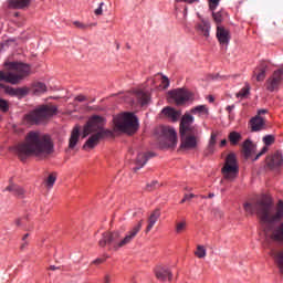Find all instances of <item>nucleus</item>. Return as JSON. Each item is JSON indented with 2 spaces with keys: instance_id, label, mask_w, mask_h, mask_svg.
<instances>
[{
  "instance_id": "nucleus-1",
  "label": "nucleus",
  "mask_w": 283,
  "mask_h": 283,
  "mask_svg": "<svg viewBox=\"0 0 283 283\" xmlns=\"http://www.w3.org/2000/svg\"><path fill=\"white\" fill-rule=\"evenodd\" d=\"M243 209L250 216L256 213L264 227V234L266 240L280 242L283 244V222L279 226H273V222H280L283 218V201H279L276 212L273 208V201L269 197H262L253 202H245Z\"/></svg>"
},
{
  "instance_id": "nucleus-2",
  "label": "nucleus",
  "mask_w": 283,
  "mask_h": 283,
  "mask_svg": "<svg viewBox=\"0 0 283 283\" xmlns=\"http://www.w3.org/2000/svg\"><path fill=\"white\" fill-rule=\"evenodd\" d=\"M15 154L20 160H25L30 156H50L54 154V142L50 135L33 130L28 133L25 143L15 147Z\"/></svg>"
},
{
  "instance_id": "nucleus-3",
  "label": "nucleus",
  "mask_w": 283,
  "mask_h": 283,
  "mask_svg": "<svg viewBox=\"0 0 283 283\" xmlns=\"http://www.w3.org/2000/svg\"><path fill=\"white\" fill-rule=\"evenodd\" d=\"M91 137L85 142L83 149H94L101 140L104 138H112L114 133L109 129H105V118L95 115L92 116L83 128V138Z\"/></svg>"
},
{
  "instance_id": "nucleus-4",
  "label": "nucleus",
  "mask_w": 283,
  "mask_h": 283,
  "mask_svg": "<svg viewBox=\"0 0 283 283\" xmlns=\"http://www.w3.org/2000/svg\"><path fill=\"white\" fill-rule=\"evenodd\" d=\"M140 229H143V220H140L137 224H135L120 240V232H104L102 234V239L98 241V245L104 248L107 244H113L114 249H123V247H127V244H132L134 238L140 233Z\"/></svg>"
},
{
  "instance_id": "nucleus-5",
  "label": "nucleus",
  "mask_w": 283,
  "mask_h": 283,
  "mask_svg": "<svg viewBox=\"0 0 283 283\" xmlns=\"http://www.w3.org/2000/svg\"><path fill=\"white\" fill-rule=\"evenodd\" d=\"M56 112H59V108L55 105H41L28 113L24 116V120L28 125H45V123H48Z\"/></svg>"
},
{
  "instance_id": "nucleus-6",
  "label": "nucleus",
  "mask_w": 283,
  "mask_h": 283,
  "mask_svg": "<svg viewBox=\"0 0 283 283\" xmlns=\"http://www.w3.org/2000/svg\"><path fill=\"white\" fill-rule=\"evenodd\" d=\"M114 130L124 134H136L138 132V117L134 113H123L113 118Z\"/></svg>"
},
{
  "instance_id": "nucleus-7",
  "label": "nucleus",
  "mask_w": 283,
  "mask_h": 283,
  "mask_svg": "<svg viewBox=\"0 0 283 283\" xmlns=\"http://www.w3.org/2000/svg\"><path fill=\"white\" fill-rule=\"evenodd\" d=\"M226 180H234L240 172V167L238 166V159L235 154L231 153L227 156L224 166L221 169Z\"/></svg>"
},
{
  "instance_id": "nucleus-8",
  "label": "nucleus",
  "mask_w": 283,
  "mask_h": 283,
  "mask_svg": "<svg viewBox=\"0 0 283 283\" xmlns=\"http://www.w3.org/2000/svg\"><path fill=\"white\" fill-rule=\"evenodd\" d=\"M157 132L160 134L161 138L165 139L163 147L166 149L176 148L178 145V135L176 134V129L169 126H160Z\"/></svg>"
},
{
  "instance_id": "nucleus-9",
  "label": "nucleus",
  "mask_w": 283,
  "mask_h": 283,
  "mask_svg": "<svg viewBox=\"0 0 283 283\" xmlns=\"http://www.w3.org/2000/svg\"><path fill=\"white\" fill-rule=\"evenodd\" d=\"M283 85V70L279 69L265 82V90L268 92H277Z\"/></svg>"
},
{
  "instance_id": "nucleus-10",
  "label": "nucleus",
  "mask_w": 283,
  "mask_h": 283,
  "mask_svg": "<svg viewBox=\"0 0 283 283\" xmlns=\"http://www.w3.org/2000/svg\"><path fill=\"white\" fill-rule=\"evenodd\" d=\"M193 116L190 114H185L181 117L179 125V134L180 136H185V134H198V128L193 126Z\"/></svg>"
},
{
  "instance_id": "nucleus-11",
  "label": "nucleus",
  "mask_w": 283,
  "mask_h": 283,
  "mask_svg": "<svg viewBox=\"0 0 283 283\" xmlns=\"http://www.w3.org/2000/svg\"><path fill=\"white\" fill-rule=\"evenodd\" d=\"M265 165L271 171H282L283 169V156L282 153L276 151L270 155L265 159Z\"/></svg>"
},
{
  "instance_id": "nucleus-12",
  "label": "nucleus",
  "mask_w": 283,
  "mask_h": 283,
  "mask_svg": "<svg viewBox=\"0 0 283 283\" xmlns=\"http://www.w3.org/2000/svg\"><path fill=\"white\" fill-rule=\"evenodd\" d=\"M170 96L175 101L176 105H185L187 101H191V93L185 88L170 91Z\"/></svg>"
},
{
  "instance_id": "nucleus-13",
  "label": "nucleus",
  "mask_w": 283,
  "mask_h": 283,
  "mask_svg": "<svg viewBox=\"0 0 283 283\" xmlns=\"http://www.w3.org/2000/svg\"><path fill=\"white\" fill-rule=\"evenodd\" d=\"M181 136L180 149H196L198 147V134H185Z\"/></svg>"
},
{
  "instance_id": "nucleus-14",
  "label": "nucleus",
  "mask_w": 283,
  "mask_h": 283,
  "mask_svg": "<svg viewBox=\"0 0 283 283\" xmlns=\"http://www.w3.org/2000/svg\"><path fill=\"white\" fill-rule=\"evenodd\" d=\"M217 39L220 45H229V41H231V33L222 25L217 27Z\"/></svg>"
},
{
  "instance_id": "nucleus-15",
  "label": "nucleus",
  "mask_w": 283,
  "mask_h": 283,
  "mask_svg": "<svg viewBox=\"0 0 283 283\" xmlns=\"http://www.w3.org/2000/svg\"><path fill=\"white\" fill-rule=\"evenodd\" d=\"M161 114L171 123H178V119L180 118V116H182V112L176 111L174 107L170 106L163 108Z\"/></svg>"
},
{
  "instance_id": "nucleus-16",
  "label": "nucleus",
  "mask_w": 283,
  "mask_h": 283,
  "mask_svg": "<svg viewBox=\"0 0 283 283\" xmlns=\"http://www.w3.org/2000/svg\"><path fill=\"white\" fill-rule=\"evenodd\" d=\"M269 70V62H261L258 67L253 71V76L256 77V81L260 83L266 78V72Z\"/></svg>"
},
{
  "instance_id": "nucleus-17",
  "label": "nucleus",
  "mask_w": 283,
  "mask_h": 283,
  "mask_svg": "<svg viewBox=\"0 0 283 283\" xmlns=\"http://www.w3.org/2000/svg\"><path fill=\"white\" fill-rule=\"evenodd\" d=\"M155 274L157 280H159L160 282H165L166 280H169V282H171V270L165 266H157L155 270Z\"/></svg>"
},
{
  "instance_id": "nucleus-18",
  "label": "nucleus",
  "mask_w": 283,
  "mask_h": 283,
  "mask_svg": "<svg viewBox=\"0 0 283 283\" xmlns=\"http://www.w3.org/2000/svg\"><path fill=\"white\" fill-rule=\"evenodd\" d=\"M196 30L201 36L209 39V32H211V23L205 19H201V21L197 23Z\"/></svg>"
},
{
  "instance_id": "nucleus-19",
  "label": "nucleus",
  "mask_w": 283,
  "mask_h": 283,
  "mask_svg": "<svg viewBox=\"0 0 283 283\" xmlns=\"http://www.w3.org/2000/svg\"><path fill=\"white\" fill-rule=\"evenodd\" d=\"M8 3L11 10H25L32 3V0H9Z\"/></svg>"
},
{
  "instance_id": "nucleus-20",
  "label": "nucleus",
  "mask_w": 283,
  "mask_h": 283,
  "mask_svg": "<svg viewBox=\"0 0 283 283\" xmlns=\"http://www.w3.org/2000/svg\"><path fill=\"white\" fill-rule=\"evenodd\" d=\"M80 138H81V126L76 125L71 132V137L69 139V148L74 149Z\"/></svg>"
},
{
  "instance_id": "nucleus-21",
  "label": "nucleus",
  "mask_w": 283,
  "mask_h": 283,
  "mask_svg": "<svg viewBox=\"0 0 283 283\" xmlns=\"http://www.w3.org/2000/svg\"><path fill=\"white\" fill-rule=\"evenodd\" d=\"M256 146L251 142V139H247L242 145V153L245 158H251L253 154H255Z\"/></svg>"
},
{
  "instance_id": "nucleus-22",
  "label": "nucleus",
  "mask_w": 283,
  "mask_h": 283,
  "mask_svg": "<svg viewBox=\"0 0 283 283\" xmlns=\"http://www.w3.org/2000/svg\"><path fill=\"white\" fill-rule=\"evenodd\" d=\"M263 143L265 146L255 156L254 160H258L261 156H264V154L269 151V145H273L275 143V137L273 135H266L263 137Z\"/></svg>"
},
{
  "instance_id": "nucleus-23",
  "label": "nucleus",
  "mask_w": 283,
  "mask_h": 283,
  "mask_svg": "<svg viewBox=\"0 0 283 283\" xmlns=\"http://www.w3.org/2000/svg\"><path fill=\"white\" fill-rule=\"evenodd\" d=\"M159 218H160L159 209H156L150 213V216L148 217V220H147L146 233H149V231H151V229H154V224H156V222H158Z\"/></svg>"
},
{
  "instance_id": "nucleus-24",
  "label": "nucleus",
  "mask_w": 283,
  "mask_h": 283,
  "mask_svg": "<svg viewBox=\"0 0 283 283\" xmlns=\"http://www.w3.org/2000/svg\"><path fill=\"white\" fill-rule=\"evenodd\" d=\"M252 132H262L264 129V118L256 115L250 120Z\"/></svg>"
},
{
  "instance_id": "nucleus-25",
  "label": "nucleus",
  "mask_w": 283,
  "mask_h": 283,
  "mask_svg": "<svg viewBox=\"0 0 283 283\" xmlns=\"http://www.w3.org/2000/svg\"><path fill=\"white\" fill-rule=\"evenodd\" d=\"M271 258L277 264L280 272L283 274V249L282 250H272L270 252Z\"/></svg>"
},
{
  "instance_id": "nucleus-26",
  "label": "nucleus",
  "mask_w": 283,
  "mask_h": 283,
  "mask_svg": "<svg viewBox=\"0 0 283 283\" xmlns=\"http://www.w3.org/2000/svg\"><path fill=\"white\" fill-rule=\"evenodd\" d=\"M149 156H154L151 154L139 153L137 155L136 165L137 167L134 168V171H138V169H143L144 165H147V160H149Z\"/></svg>"
},
{
  "instance_id": "nucleus-27",
  "label": "nucleus",
  "mask_w": 283,
  "mask_h": 283,
  "mask_svg": "<svg viewBox=\"0 0 283 283\" xmlns=\"http://www.w3.org/2000/svg\"><path fill=\"white\" fill-rule=\"evenodd\" d=\"M48 92V86L44 83L36 82L32 85V93L35 96H41V94H45Z\"/></svg>"
},
{
  "instance_id": "nucleus-28",
  "label": "nucleus",
  "mask_w": 283,
  "mask_h": 283,
  "mask_svg": "<svg viewBox=\"0 0 283 283\" xmlns=\"http://www.w3.org/2000/svg\"><path fill=\"white\" fill-rule=\"evenodd\" d=\"M7 191H10V193H13V196H17L18 198H23V195L25 193V190L18 185L8 186Z\"/></svg>"
},
{
  "instance_id": "nucleus-29",
  "label": "nucleus",
  "mask_w": 283,
  "mask_h": 283,
  "mask_svg": "<svg viewBox=\"0 0 283 283\" xmlns=\"http://www.w3.org/2000/svg\"><path fill=\"white\" fill-rule=\"evenodd\" d=\"M136 98L139 103V105H147L149 103V93L144 91H137L136 92Z\"/></svg>"
},
{
  "instance_id": "nucleus-30",
  "label": "nucleus",
  "mask_w": 283,
  "mask_h": 283,
  "mask_svg": "<svg viewBox=\"0 0 283 283\" xmlns=\"http://www.w3.org/2000/svg\"><path fill=\"white\" fill-rule=\"evenodd\" d=\"M228 140L230 142V145L235 147L242 140V135L238 132H231L228 136Z\"/></svg>"
},
{
  "instance_id": "nucleus-31",
  "label": "nucleus",
  "mask_w": 283,
  "mask_h": 283,
  "mask_svg": "<svg viewBox=\"0 0 283 283\" xmlns=\"http://www.w3.org/2000/svg\"><path fill=\"white\" fill-rule=\"evenodd\" d=\"M218 142V134L212 133L207 148L208 154H213L216 150V143Z\"/></svg>"
},
{
  "instance_id": "nucleus-32",
  "label": "nucleus",
  "mask_w": 283,
  "mask_h": 283,
  "mask_svg": "<svg viewBox=\"0 0 283 283\" xmlns=\"http://www.w3.org/2000/svg\"><path fill=\"white\" fill-rule=\"evenodd\" d=\"M54 182H56V174L52 172L49 177L44 180V185L48 189H52L54 187Z\"/></svg>"
},
{
  "instance_id": "nucleus-33",
  "label": "nucleus",
  "mask_w": 283,
  "mask_h": 283,
  "mask_svg": "<svg viewBox=\"0 0 283 283\" xmlns=\"http://www.w3.org/2000/svg\"><path fill=\"white\" fill-rule=\"evenodd\" d=\"M186 230H187L186 220H182L176 223V228H175L176 233H185Z\"/></svg>"
},
{
  "instance_id": "nucleus-34",
  "label": "nucleus",
  "mask_w": 283,
  "mask_h": 283,
  "mask_svg": "<svg viewBox=\"0 0 283 283\" xmlns=\"http://www.w3.org/2000/svg\"><path fill=\"white\" fill-rule=\"evenodd\" d=\"M251 87L245 85L241 91L237 93V98H247Z\"/></svg>"
},
{
  "instance_id": "nucleus-35",
  "label": "nucleus",
  "mask_w": 283,
  "mask_h": 283,
  "mask_svg": "<svg viewBox=\"0 0 283 283\" xmlns=\"http://www.w3.org/2000/svg\"><path fill=\"white\" fill-rule=\"evenodd\" d=\"M195 255H197V258H207V250L205 249V247L202 245H198L197 247V251L195 252Z\"/></svg>"
},
{
  "instance_id": "nucleus-36",
  "label": "nucleus",
  "mask_w": 283,
  "mask_h": 283,
  "mask_svg": "<svg viewBox=\"0 0 283 283\" xmlns=\"http://www.w3.org/2000/svg\"><path fill=\"white\" fill-rule=\"evenodd\" d=\"M28 94H30V88L28 87L15 88V96H28Z\"/></svg>"
},
{
  "instance_id": "nucleus-37",
  "label": "nucleus",
  "mask_w": 283,
  "mask_h": 283,
  "mask_svg": "<svg viewBox=\"0 0 283 283\" xmlns=\"http://www.w3.org/2000/svg\"><path fill=\"white\" fill-rule=\"evenodd\" d=\"M205 112H207L206 105H199V106L191 108V114H205Z\"/></svg>"
},
{
  "instance_id": "nucleus-38",
  "label": "nucleus",
  "mask_w": 283,
  "mask_h": 283,
  "mask_svg": "<svg viewBox=\"0 0 283 283\" xmlns=\"http://www.w3.org/2000/svg\"><path fill=\"white\" fill-rule=\"evenodd\" d=\"M10 109V103L3 98H0V111L3 113L9 112Z\"/></svg>"
},
{
  "instance_id": "nucleus-39",
  "label": "nucleus",
  "mask_w": 283,
  "mask_h": 283,
  "mask_svg": "<svg viewBox=\"0 0 283 283\" xmlns=\"http://www.w3.org/2000/svg\"><path fill=\"white\" fill-rule=\"evenodd\" d=\"M212 19L214 22H217V24L222 23V13L212 11Z\"/></svg>"
},
{
  "instance_id": "nucleus-40",
  "label": "nucleus",
  "mask_w": 283,
  "mask_h": 283,
  "mask_svg": "<svg viewBox=\"0 0 283 283\" xmlns=\"http://www.w3.org/2000/svg\"><path fill=\"white\" fill-rule=\"evenodd\" d=\"M211 12H214L216 8L220 6V0H208Z\"/></svg>"
},
{
  "instance_id": "nucleus-41",
  "label": "nucleus",
  "mask_w": 283,
  "mask_h": 283,
  "mask_svg": "<svg viewBox=\"0 0 283 283\" xmlns=\"http://www.w3.org/2000/svg\"><path fill=\"white\" fill-rule=\"evenodd\" d=\"M161 85H163L164 90H167V87H169V77L163 75Z\"/></svg>"
},
{
  "instance_id": "nucleus-42",
  "label": "nucleus",
  "mask_w": 283,
  "mask_h": 283,
  "mask_svg": "<svg viewBox=\"0 0 283 283\" xmlns=\"http://www.w3.org/2000/svg\"><path fill=\"white\" fill-rule=\"evenodd\" d=\"M158 187H160V185H158V181H153L151 184L147 185L148 191H153V189H158Z\"/></svg>"
},
{
  "instance_id": "nucleus-43",
  "label": "nucleus",
  "mask_w": 283,
  "mask_h": 283,
  "mask_svg": "<svg viewBox=\"0 0 283 283\" xmlns=\"http://www.w3.org/2000/svg\"><path fill=\"white\" fill-rule=\"evenodd\" d=\"M235 109V105H229L226 107V111L228 112L229 114V118H233V111Z\"/></svg>"
},
{
  "instance_id": "nucleus-44",
  "label": "nucleus",
  "mask_w": 283,
  "mask_h": 283,
  "mask_svg": "<svg viewBox=\"0 0 283 283\" xmlns=\"http://www.w3.org/2000/svg\"><path fill=\"white\" fill-rule=\"evenodd\" d=\"M105 6V3L104 2H101L99 3V7L97 8V9H95V14H96V17H101V14H103V7Z\"/></svg>"
},
{
  "instance_id": "nucleus-45",
  "label": "nucleus",
  "mask_w": 283,
  "mask_h": 283,
  "mask_svg": "<svg viewBox=\"0 0 283 283\" xmlns=\"http://www.w3.org/2000/svg\"><path fill=\"white\" fill-rule=\"evenodd\" d=\"M75 101H77L78 103H83L84 101H87V97H85L84 95H78L75 97Z\"/></svg>"
},
{
  "instance_id": "nucleus-46",
  "label": "nucleus",
  "mask_w": 283,
  "mask_h": 283,
  "mask_svg": "<svg viewBox=\"0 0 283 283\" xmlns=\"http://www.w3.org/2000/svg\"><path fill=\"white\" fill-rule=\"evenodd\" d=\"M104 283H112V275L106 274L104 277Z\"/></svg>"
},
{
  "instance_id": "nucleus-47",
  "label": "nucleus",
  "mask_w": 283,
  "mask_h": 283,
  "mask_svg": "<svg viewBox=\"0 0 283 283\" xmlns=\"http://www.w3.org/2000/svg\"><path fill=\"white\" fill-rule=\"evenodd\" d=\"M192 198H196V195L193 193L185 195V200H191Z\"/></svg>"
},
{
  "instance_id": "nucleus-48",
  "label": "nucleus",
  "mask_w": 283,
  "mask_h": 283,
  "mask_svg": "<svg viewBox=\"0 0 283 283\" xmlns=\"http://www.w3.org/2000/svg\"><path fill=\"white\" fill-rule=\"evenodd\" d=\"M74 25H76V28H81V29L85 28V25L78 21H75Z\"/></svg>"
},
{
  "instance_id": "nucleus-49",
  "label": "nucleus",
  "mask_w": 283,
  "mask_h": 283,
  "mask_svg": "<svg viewBox=\"0 0 283 283\" xmlns=\"http://www.w3.org/2000/svg\"><path fill=\"white\" fill-rule=\"evenodd\" d=\"M93 264H103V259H96L93 261Z\"/></svg>"
},
{
  "instance_id": "nucleus-50",
  "label": "nucleus",
  "mask_w": 283,
  "mask_h": 283,
  "mask_svg": "<svg viewBox=\"0 0 283 283\" xmlns=\"http://www.w3.org/2000/svg\"><path fill=\"white\" fill-rule=\"evenodd\" d=\"M177 1H184L185 3H196L198 0H177Z\"/></svg>"
},
{
  "instance_id": "nucleus-51",
  "label": "nucleus",
  "mask_w": 283,
  "mask_h": 283,
  "mask_svg": "<svg viewBox=\"0 0 283 283\" xmlns=\"http://www.w3.org/2000/svg\"><path fill=\"white\" fill-rule=\"evenodd\" d=\"M269 111H266V109H260L259 112H258V116H262V114H266Z\"/></svg>"
},
{
  "instance_id": "nucleus-52",
  "label": "nucleus",
  "mask_w": 283,
  "mask_h": 283,
  "mask_svg": "<svg viewBox=\"0 0 283 283\" xmlns=\"http://www.w3.org/2000/svg\"><path fill=\"white\" fill-rule=\"evenodd\" d=\"M25 247H28V241H23V243L21 244L20 249L23 251V249H25Z\"/></svg>"
},
{
  "instance_id": "nucleus-53",
  "label": "nucleus",
  "mask_w": 283,
  "mask_h": 283,
  "mask_svg": "<svg viewBox=\"0 0 283 283\" xmlns=\"http://www.w3.org/2000/svg\"><path fill=\"white\" fill-rule=\"evenodd\" d=\"M227 145V139H222L220 143V147H224Z\"/></svg>"
},
{
  "instance_id": "nucleus-54",
  "label": "nucleus",
  "mask_w": 283,
  "mask_h": 283,
  "mask_svg": "<svg viewBox=\"0 0 283 283\" xmlns=\"http://www.w3.org/2000/svg\"><path fill=\"white\" fill-rule=\"evenodd\" d=\"M28 238H30V234H29V233H27V234L23 235L22 241L25 242V240H28Z\"/></svg>"
},
{
  "instance_id": "nucleus-55",
  "label": "nucleus",
  "mask_w": 283,
  "mask_h": 283,
  "mask_svg": "<svg viewBox=\"0 0 283 283\" xmlns=\"http://www.w3.org/2000/svg\"><path fill=\"white\" fill-rule=\"evenodd\" d=\"M49 269H50V271H56V270H59V268H56L55 265H51Z\"/></svg>"
},
{
  "instance_id": "nucleus-56",
  "label": "nucleus",
  "mask_w": 283,
  "mask_h": 283,
  "mask_svg": "<svg viewBox=\"0 0 283 283\" xmlns=\"http://www.w3.org/2000/svg\"><path fill=\"white\" fill-rule=\"evenodd\" d=\"M15 224H17V227H21V219H17Z\"/></svg>"
},
{
  "instance_id": "nucleus-57",
  "label": "nucleus",
  "mask_w": 283,
  "mask_h": 283,
  "mask_svg": "<svg viewBox=\"0 0 283 283\" xmlns=\"http://www.w3.org/2000/svg\"><path fill=\"white\" fill-rule=\"evenodd\" d=\"M187 200L188 199H185V197H184V199L181 200V205H184V202H187Z\"/></svg>"
},
{
  "instance_id": "nucleus-58",
  "label": "nucleus",
  "mask_w": 283,
  "mask_h": 283,
  "mask_svg": "<svg viewBox=\"0 0 283 283\" xmlns=\"http://www.w3.org/2000/svg\"><path fill=\"white\" fill-rule=\"evenodd\" d=\"M213 196H214L213 193H209L208 198H213Z\"/></svg>"
},
{
  "instance_id": "nucleus-59",
  "label": "nucleus",
  "mask_w": 283,
  "mask_h": 283,
  "mask_svg": "<svg viewBox=\"0 0 283 283\" xmlns=\"http://www.w3.org/2000/svg\"><path fill=\"white\" fill-rule=\"evenodd\" d=\"M14 17H19V12H15V13H14Z\"/></svg>"
}]
</instances>
